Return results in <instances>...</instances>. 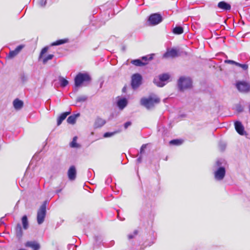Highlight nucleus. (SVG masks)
<instances>
[{"mask_svg": "<svg viewBox=\"0 0 250 250\" xmlns=\"http://www.w3.org/2000/svg\"><path fill=\"white\" fill-rule=\"evenodd\" d=\"M160 102V99L155 94H151L147 98H142L140 103L142 105L145 106L147 109L153 107L155 104H157Z\"/></svg>", "mask_w": 250, "mask_h": 250, "instance_id": "f257e3e1", "label": "nucleus"}, {"mask_svg": "<svg viewBox=\"0 0 250 250\" xmlns=\"http://www.w3.org/2000/svg\"><path fill=\"white\" fill-rule=\"evenodd\" d=\"M91 78L87 73H79L74 79V91H77L78 87L81 86L84 83L89 82Z\"/></svg>", "mask_w": 250, "mask_h": 250, "instance_id": "f03ea898", "label": "nucleus"}, {"mask_svg": "<svg viewBox=\"0 0 250 250\" xmlns=\"http://www.w3.org/2000/svg\"><path fill=\"white\" fill-rule=\"evenodd\" d=\"M192 85V81L190 78L181 77L178 81V86L180 91L190 88Z\"/></svg>", "mask_w": 250, "mask_h": 250, "instance_id": "7ed1b4c3", "label": "nucleus"}, {"mask_svg": "<svg viewBox=\"0 0 250 250\" xmlns=\"http://www.w3.org/2000/svg\"><path fill=\"white\" fill-rule=\"evenodd\" d=\"M47 201H45L41 205L37 212V222L39 225L43 223L46 213V206Z\"/></svg>", "mask_w": 250, "mask_h": 250, "instance_id": "20e7f679", "label": "nucleus"}, {"mask_svg": "<svg viewBox=\"0 0 250 250\" xmlns=\"http://www.w3.org/2000/svg\"><path fill=\"white\" fill-rule=\"evenodd\" d=\"M170 78L168 73H164L159 75L158 78H155L153 80V83L159 87H163L166 85L167 82Z\"/></svg>", "mask_w": 250, "mask_h": 250, "instance_id": "39448f33", "label": "nucleus"}, {"mask_svg": "<svg viewBox=\"0 0 250 250\" xmlns=\"http://www.w3.org/2000/svg\"><path fill=\"white\" fill-rule=\"evenodd\" d=\"M163 20V18L161 14L156 13L151 14L148 19L149 24L151 26L156 25L161 23Z\"/></svg>", "mask_w": 250, "mask_h": 250, "instance_id": "423d86ee", "label": "nucleus"}, {"mask_svg": "<svg viewBox=\"0 0 250 250\" xmlns=\"http://www.w3.org/2000/svg\"><path fill=\"white\" fill-rule=\"evenodd\" d=\"M142 77L139 73L133 74L131 77V85L133 89L138 88L142 83Z\"/></svg>", "mask_w": 250, "mask_h": 250, "instance_id": "0eeeda50", "label": "nucleus"}, {"mask_svg": "<svg viewBox=\"0 0 250 250\" xmlns=\"http://www.w3.org/2000/svg\"><path fill=\"white\" fill-rule=\"evenodd\" d=\"M226 175V169L220 166L214 172V178L216 181H222Z\"/></svg>", "mask_w": 250, "mask_h": 250, "instance_id": "6e6552de", "label": "nucleus"}, {"mask_svg": "<svg viewBox=\"0 0 250 250\" xmlns=\"http://www.w3.org/2000/svg\"><path fill=\"white\" fill-rule=\"evenodd\" d=\"M236 87L239 91L242 92H246L249 91L250 85L245 82H240L236 83Z\"/></svg>", "mask_w": 250, "mask_h": 250, "instance_id": "1a4fd4ad", "label": "nucleus"}, {"mask_svg": "<svg viewBox=\"0 0 250 250\" xmlns=\"http://www.w3.org/2000/svg\"><path fill=\"white\" fill-rule=\"evenodd\" d=\"M76 169L74 166H71L68 169L67 175L70 181H74L76 178Z\"/></svg>", "mask_w": 250, "mask_h": 250, "instance_id": "9d476101", "label": "nucleus"}, {"mask_svg": "<svg viewBox=\"0 0 250 250\" xmlns=\"http://www.w3.org/2000/svg\"><path fill=\"white\" fill-rule=\"evenodd\" d=\"M235 128L238 134L241 135H244L246 134L244 130V127L242 124L239 121H236L234 123Z\"/></svg>", "mask_w": 250, "mask_h": 250, "instance_id": "9b49d317", "label": "nucleus"}, {"mask_svg": "<svg viewBox=\"0 0 250 250\" xmlns=\"http://www.w3.org/2000/svg\"><path fill=\"white\" fill-rule=\"evenodd\" d=\"M24 46L22 45H20L18 46L15 50L10 51L8 55V58L12 59L17 55L19 52L23 48Z\"/></svg>", "mask_w": 250, "mask_h": 250, "instance_id": "f8f14e48", "label": "nucleus"}, {"mask_svg": "<svg viewBox=\"0 0 250 250\" xmlns=\"http://www.w3.org/2000/svg\"><path fill=\"white\" fill-rule=\"evenodd\" d=\"M217 7L223 11H228L231 9V5L225 1H222L218 3Z\"/></svg>", "mask_w": 250, "mask_h": 250, "instance_id": "ddd939ff", "label": "nucleus"}, {"mask_svg": "<svg viewBox=\"0 0 250 250\" xmlns=\"http://www.w3.org/2000/svg\"><path fill=\"white\" fill-rule=\"evenodd\" d=\"M25 246L31 248L33 250H39L40 248V244L35 241H28L25 244Z\"/></svg>", "mask_w": 250, "mask_h": 250, "instance_id": "4468645a", "label": "nucleus"}, {"mask_svg": "<svg viewBox=\"0 0 250 250\" xmlns=\"http://www.w3.org/2000/svg\"><path fill=\"white\" fill-rule=\"evenodd\" d=\"M178 53L176 50L174 49H171L169 50H167L163 55V57L165 58H174L177 56Z\"/></svg>", "mask_w": 250, "mask_h": 250, "instance_id": "2eb2a0df", "label": "nucleus"}, {"mask_svg": "<svg viewBox=\"0 0 250 250\" xmlns=\"http://www.w3.org/2000/svg\"><path fill=\"white\" fill-rule=\"evenodd\" d=\"M127 101L125 98L119 99L117 103L118 107L121 110L123 109L127 105Z\"/></svg>", "mask_w": 250, "mask_h": 250, "instance_id": "dca6fc26", "label": "nucleus"}, {"mask_svg": "<svg viewBox=\"0 0 250 250\" xmlns=\"http://www.w3.org/2000/svg\"><path fill=\"white\" fill-rule=\"evenodd\" d=\"M106 123V121L101 118H97L94 123V126L95 128H99L103 126Z\"/></svg>", "mask_w": 250, "mask_h": 250, "instance_id": "f3484780", "label": "nucleus"}, {"mask_svg": "<svg viewBox=\"0 0 250 250\" xmlns=\"http://www.w3.org/2000/svg\"><path fill=\"white\" fill-rule=\"evenodd\" d=\"M70 114V111L65 112L62 113L57 119V125H60L62 122Z\"/></svg>", "mask_w": 250, "mask_h": 250, "instance_id": "a211bd4d", "label": "nucleus"}, {"mask_svg": "<svg viewBox=\"0 0 250 250\" xmlns=\"http://www.w3.org/2000/svg\"><path fill=\"white\" fill-rule=\"evenodd\" d=\"M23 105V103L21 100L16 99L13 101V106L14 108L17 110L21 109Z\"/></svg>", "mask_w": 250, "mask_h": 250, "instance_id": "6ab92c4d", "label": "nucleus"}, {"mask_svg": "<svg viewBox=\"0 0 250 250\" xmlns=\"http://www.w3.org/2000/svg\"><path fill=\"white\" fill-rule=\"evenodd\" d=\"M79 115L80 114L78 113L77 114L72 115L69 116L67 119V123L70 124H74L76 122L77 118L79 117Z\"/></svg>", "mask_w": 250, "mask_h": 250, "instance_id": "aec40b11", "label": "nucleus"}, {"mask_svg": "<svg viewBox=\"0 0 250 250\" xmlns=\"http://www.w3.org/2000/svg\"><path fill=\"white\" fill-rule=\"evenodd\" d=\"M68 42V39H61V40H57L56 42H52L51 44V46L59 45H61L62 44L67 43Z\"/></svg>", "mask_w": 250, "mask_h": 250, "instance_id": "412c9836", "label": "nucleus"}, {"mask_svg": "<svg viewBox=\"0 0 250 250\" xmlns=\"http://www.w3.org/2000/svg\"><path fill=\"white\" fill-rule=\"evenodd\" d=\"M131 63L136 66H144L147 63V62H143L142 60L140 59L132 60L131 61Z\"/></svg>", "mask_w": 250, "mask_h": 250, "instance_id": "4be33fe9", "label": "nucleus"}, {"mask_svg": "<svg viewBox=\"0 0 250 250\" xmlns=\"http://www.w3.org/2000/svg\"><path fill=\"white\" fill-rule=\"evenodd\" d=\"M15 229L17 236L19 238L21 237L22 235V231L20 224H18L17 225Z\"/></svg>", "mask_w": 250, "mask_h": 250, "instance_id": "5701e85b", "label": "nucleus"}, {"mask_svg": "<svg viewBox=\"0 0 250 250\" xmlns=\"http://www.w3.org/2000/svg\"><path fill=\"white\" fill-rule=\"evenodd\" d=\"M59 81L61 87H64L68 84V81L62 76L59 77Z\"/></svg>", "mask_w": 250, "mask_h": 250, "instance_id": "b1692460", "label": "nucleus"}, {"mask_svg": "<svg viewBox=\"0 0 250 250\" xmlns=\"http://www.w3.org/2000/svg\"><path fill=\"white\" fill-rule=\"evenodd\" d=\"M23 228L24 229H27L28 228V222L27 217L26 215H24L21 218Z\"/></svg>", "mask_w": 250, "mask_h": 250, "instance_id": "393cba45", "label": "nucleus"}, {"mask_svg": "<svg viewBox=\"0 0 250 250\" xmlns=\"http://www.w3.org/2000/svg\"><path fill=\"white\" fill-rule=\"evenodd\" d=\"M173 32L175 34H181L183 33V28L181 26H176L173 28Z\"/></svg>", "mask_w": 250, "mask_h": 250, "instance_id": "a878e982", "label": "nucleus"}, {"mask_svg": "<svg viewBox=\"0 0 250 250\" xmlns=\"http://www.w3.org/2000/svg\"><path fill=\"white\" fill-rule=\"evenodd\" d=\"M77 139V137L76 136L74 137L72 141L70 144V146L73 148H78L80 147V145L78 144L76 142Z\"/></svg>", "mask_w": 250, "mask_h": 250, "instance_id": "bb28decb", "label": "nucleus"}, {"mask_svg": "<svg viewBox=\"0 0 250 250\" xmlns=\"http://www.w3.org/2000/svg\"><path fill=\"white\" fill-rule=\"evenodd\" d=\"M182 142H183V141L181 140L174 139V140H172L170 141L169 142V144L170 145H172L178 146V145L182 144Z\"/></svg>", "mask_w": 250, "mask_h": 250, "instance_id": "cd10ccee", "label": "nucleus"}, {"mask_svg": "<svg viewBox=\"0 0 250 250\" xmlns=\"http://www.w3.org/2000/svg\"><path fill=\"white\" fill-rule=\"evenodd\" d=\"M54 57V55L53 54L48 55L46 57H44L42 60V62L43 64H45L47 62L50 60H52Z\"/></svg>", "mask_w": 250, "mask_h": 250, "instance_id": "c85d7f7f", "label": "nucleus"}, {"mask_svg": "<svg viewBox=\"0 0 250 250\" xmlns=\"http://www.w3.org/2000/svg\"><path fill=\"white\" fill-rule=\"evenodd\" d=\"M87 99V96L85 95L80 96H79L76 100L77 102H85Z\"/></svg>", "mask_w": 250, "mask_h": 250, "instance_id": "c756f323", "label": "nucleus"}, {"mask_svg": "<svg viewBox=\"0 0 250 250\" xmlns=\"http://www.w3.org/2000/svg\"><path fill=\"white\" fill-rule=\"evenodd\" d=\"M138 231L137 230H135L132 233L129 234L127 236L128 239L130 240L133 239L138 234Z\"/></svg>", "mask_w": 250, "mask_h": 250, "instance_id": "7c9ffc66", "label": "nucleus"}, {"mask_svg": "<svg viewBox=\"0 0 250 250\" xmlns=\"http://www.w3.org/2000/svg\"><path fill=\"white\" fill-rule=\"evenodd\" d=\"M20 79L22 83H25L28 80V77L25 74H21L20 76Z\"/></svg>", "mask_w": 250, "mask_h": 250, "instance_id": "2f4dec72", "label": "nucleus"}, {"mask_svg": "<svg viewBox=\"0 0 250 250\" xmlns=\"http://www.w3.org/2000/svg\"><path fill=\"white\" fill-rule=\"evenodd\" d=\"M236 65L241 67L243 70H247L248 69V65L247 64H241L237 62Z\"/></svg>", "mask_w": 250, "mask_h": 250, "instance_id": "473e14b6", "label": "nucleus"}, {"mask_svg": "<svg viewBox=\"0 0 250 250\" xmlns=\"http://www.w3.org/2000/svg\"><path fill=\"white\" fill-rule=\"evenodd\" d=\"M153 59V55H150L146 56H144L142 58V60L146 62L148 60H151Z\"/></svg>", "mask_w": 250, "mask_h": 250, "instance_id": "72a5a7b5", "label": "nucleus"}, {"mask_svg": "<svg viewBox=\"0 0 250 250\" xmlns=\"http://www.w3.org/2000/svg\"><path fill=\"white\" fill-rule=\"evenodd\" d=\"M116 132H106L104 134V137L108 138L110 137L115 134Z\"/></svg>", "mask_w": 250, "mask_h": 250, "instance_id": "f704fd0d", "label": "nucleus"}, {"mask_svg": "<svg viewBox=\"0 0 250 250\" xmlns=\"http://www.w3.org/2000/svg\"><path fill=\"white\" fill-rule=\"evenodd\" d=\"M147 144H144L142 146L140 150V155H143L145 153V149L146 148Z\"/></svg>", "mask_w": 250, "mask_h": 250, "instance_id": "c9c22d12", "label": "nucleus"}, {"mask_svg": "<svg viewBox=\"0 0 250 250\" xmlns=\"http://www.w3.org/2000/svg\"><path fill=\"white\" fill-rule=\"evenodd\" d=\"M48 49V47H45L42 49V50L40 53V57H39L40 58H41L42 57L43 55L47 51Z\"/></svg>", "mask_w": 250, "mask_h": 250, "instance_id": "e433bc0d", "label": "nucleus"}, {"mask_svg": "<svg viewBox=\"0 0 250 250\" xmlns=\"http://www.w3.org/2000/svg\"><path fill=\"white\" fill-rule=\"evenodd\" d=\"M46 4V0H39L38 4L41 7H44Z\"/></svg>", "mask_w": 250, "mask_h": 250, "instance_id": "4c0bfd02", "label": "nucleus"}, {"mask_svg": "<svg viewBox=\"0 0 250 250\" xmlns=\"http://www.w3.org/2000/svg\"><path fill=\"white\" fill-rule=\"evenodd\" d=\"M226 145L225 143L220 142L219 143V147L221 151H224L226 148Z\"/></svg>", "mask_w": 250, "mask_h": 250, "instance_id": "58836bf2", "label": "nucleus"}, {"mask_svg": "<svg viewBox=\"0 0 250 250\" xmlns=\"http://www.w3.org/2000/svg\"><path fill=\"white\" fill-rule=\"evenodd\" d=\"M225 62L226 63L235 64L236 65L237 62H236L232 60H227L225 61Z\"/></svg>", "mask_w": 250, "mask_h": 250, "instance_id": "ea45409f", "label": "nucleus"}, {"mask_svg": "<svg viewBox=\"0 0 250 250\" xmlns=\"http://www.w3.org/2000/svg\"><path fill=\"white\" fill-rule=\"evenodd\" d=\"M236 109L238 112H241L243 110V107L240 105H237L236 106Z\"/></svg>", "mask_w": 250, "mask_h": 250, "instance_id": "a19ab883", "label": "nucleus"}, {"mask_svg": "<svg viewBox=\"0 0 250 250\" xmlns=\"http://www.w3.org/2000/svg\"><path fill=\"white\" fill-rule=\"evenodd\" d=\"M131 125V122H127L124 124V127L125 129H126L128 126H130Z\"/></svg>", "mask_w": 250, "mask_h": 250, "instance_id": "79ce46f5", "label": "nucleus"}, {"mask_svg": "<svg viewBox=\"0 0 250 250\" xmlns=\"http://www.w3.org/2000/svg\"><path fill=\"white\" fill-rule=\"evenodd\" d=\"M142 155H140V156L139 157V158L137 159V162L138 163H140L142 162Z\"/></svg>", "mask_w": 250, "mask_h": 250, "instance_id": "37998d69", "label": "nucleus"}, {"mask_svg": "<svg viewBox=\"0 0 250 250\" xmlns=\"http://www.w3.org/2000/svg\"><path fill=\"white\" fill-rule=\"evenodd\" d=\"M216 164H217V165L218 166H219L221 165V163L220 162V161H217L216 162Z\"/></svg>", "mask_w": 250, "mask_h": 250, "instance_id": "c03bdc74", "label": "nucleus"}, {"mask_svg": "<svg viewBox=\"0 0 250 250\" xmlns=\"http://www.w3.org/2000/svg\"><path fill=\"white\" fill-rule=\"evenodd\" d=\"M123 91L124 92H125V90H126V86H124L122 89Z\"/></svg>", "mask_w": 250, "mask_h": 250, "instance_id": "a18cd8bd", "label": "nucleus"}, {"mask_svg": "<svg viewBox=\"0 0 250 250\" xmlns=\"http://www.w3.org/2000/svg\"><path fill=\"white\" fill-rule=\"evenodd\" d=\"M61 190H62V189H58V190H56V193H59L61 191Z\"/></svg>", "mask_w": 250, "mask_h": 250, "instance_id": "49530a36", "label": "nucleus"}, {"mask_svg": "<svg viewBox=\"0 0 250 250\" xmlns=\"http://www.w3.org/2000/svg\"><path fill=\"white\" fill-rule=\"evenodd\" d=\"M110 182V179H107L106 181V183H109Z\"/></svg>", "mask_w": 250, "mask_h": 250, "instance_id": "de8ad7c7", "label": "nucleus"}, {"mask_svg": "<svg viewBox=\"0 0 250 250\" xmlns=\"http://www.w3.org/2000/svg\"><path fill=\"white\" fill-rule=\"evenodd\" d=\"M2 223H3V222H2L1 221H0V224H2Z\"/></svg>", "mask_w": 250, "mask_h": 250, "instance_id": "09e8293b", "label": "nucleus"}, {"mask_svg": "<svg viewBox=\"0 0 250 250\" xmlns=\"http://www.w3.org/2000/svg\"><path fill=\"white\" fill-rule=\"evenodd\" d=\"M118 218H119V212H118Z\"/></svg>", "mask_w": 250, "mask_h": 250, "instance_id": "8fccbe9b", "label": "nucleus"}]
</instances>
